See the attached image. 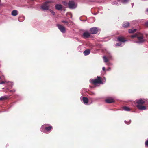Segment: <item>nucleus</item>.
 Segmentation results:
<instances>
[{
	"instance_id": "f257e3e1",
	"label": "nucleus",
	"mask_w": 148,
	"mask_h": 148,
	"mask_svg": "<svg viewBox=\"0 0 148 148\" xmlns=\"http://www.w3.org/2000/svg\"><path fill=\"white\" fill-rule=\"evenodd\" d=\"M52 127L49 124H45L42 125L40 129L41 131L45 133H48L52 130Z\"/></svg>"
},
{
	"instance_id": "f03ea898",
	"label": "nucleus",
	"mask_w": 148,
	"mask_h": 148,
	"mask_svg": "<svg viewBox=\"0 0 148 148\" xmlns=\"http://www.w3.org/2000/svg\"><path fill=\"white\" fill-rule=\"evenodd\" d=\"M137 38L138 40L134 41V42L135 43L140 44L143 43L145 41V40L143 38V34L140 33H138Z\"/></svg>"
},
{
	"instance_id": "7ed1b4c3",
	"label": "nucleus",
	"mask_w": 148,
	"mask_h": 148,
	"mask_svg": "<svg viewBox=\"0 0 148 148\" xmlns=\"http://www.w3.org/2000/svg\"><path fill=\"white\" fill-rule=\"evenodd\" d=\"M101 78L100 76H97V78L95 79H90V82L94 84H103V83L101 80Z\"/></svg>"
},
{
	"instance_id": "20e7f679",
	"label": "nucleus",
	"mask_w": 148,
	"mask_h": 148,
	"mask_svg": "<svg viewBox=\"0 0 148 148\" xmlns=\"http://www.w3.org/2000/svg\"><path fill=\"white\" fill-rule=\"evenodd\" d=\"M50 6V3L49 2L47 1L41 6V8L43 11L47 10L49 9Z\"/></svg>"
},
{
	"instance_id": "39448f33",
	"label": "nucleus",
	"mask_w": 148,
	"mask_h": 148,
	"mask_svg": "<svg viewBox=\"0 0 148 148\" xmlns=\"http://www.w3.org/2000/svg\"><path fill=\"white\" fill-rule=\"evenodd\" d=\"M69 7L71 9H74L77 6V5L73 1H69L68 3Z\"/></svg>"
},
{
	"instance_id": "423d86ee",
	"label": "nucleus",
	"mask_w": 148,
	"mask_h": 148,
	"mask_svg": "<svg viewBox=\"0 0 148 148\" xmlns=\"http://www.w3.org/2000/svg\"><path fill=\"white\" fill-rule=\"evenodd\" d=\"M99 29L96 27H93L90 29V33L92 34H97Z\"/></svg>"
},
{
	"instance_id": "0eeeda50",
	"label": "nucleus",
	"mask_w": 148,
	"mask_h": 148,
	"mask_svg": "<svg viewBox=\"0 0 148 148\" xmlns=\"http://www.w3.org/2000/svg\"><path fill=\"white\" fill-rule=\"evenodd\" d=\"M80 99L81 101L85 105H89L88 103V99L87 97L81 96L80 97Z\"/></svg>"
},
{
	"instance_id": "6e6552de",
	"label": "nucleus",
	"mask_w": 148,
	"mask_h": 148,
	"mask_svg": "<svg viewBox=\"0 0 148 148\" xmlns=\"http://www.w3.org/2000/svg\"><path fill=\"white\" fill-rule=\"evenodd\" d=\"M56 26L62 33H64L65 32L66 29L64 26L60 24H57Z\"/></svg>"
},
{
	"instance_id": "1a4fd4ad",
	"label": "nucleus",
	"mask_w": 148,
	"mask_h": 148,
	"mask_svg": "<svg viewBox=\"0 0 148 148\" xmlns=\"http://www.w3.org/2000/svg\"><path fill=\"white\" fill-rule=\"evenodd\" d=\"M90 34L87 32H84L82 35L83 38L84 39L89 38L90 36Z\"/></svg>"
},
{
	"instance_id": "9d476101",
	"label": "nucleus",
	"mask_w": 148,
	"mask_h": 148,
	"mask_svg": "<svg viewBox=\"0 0 148 148\" xmlns=\"http://www.w3.org/2000/svg\"><path fill=\"white\" fill-rule=\"evenodd\" d=\"M106 103H110L114 102V101L113 98L111 97H110L106 99L105 100Z\"/></svg>"
},
{
	"instance_id": "9b49d317",
	"label": "nucleus",
	"mask_w": 148,
	"mask_h": 148,
	"mask_svg": "<svg viewBox=\"0 0 148 148\" xmlns=\"http://www.w3.org/2000/svg\"><path fill=\"white\" fill-rule=\"evenodd\" d=\"M130 25V23L129 22L125 21L122 24V27L124 28H127Z\"/></svg>"
},
{
	"instance_id": "f8f14e48",
	"label": "nucleus",
	"mask_w": 148,
	"mask_h": 148,
	"mask_svg": "<svg viewBox=\"0 0 148 148\" xmlns=\"http://www.w3.org/2000/svg\"><path fill=\"white\" fill-rule=\"evenodd\" d=\"M136 103L138 104H142L145 103V99H137L136 100Z\"/></svg>"
},
{
	"instance_id": "ddd939ff",
	"label": "nucleus",
	"mask_w": 148,
	"mask_h": 148,
	"mask_svg": "<svg viewBox=\"0 0 148 148\" xmlns=\"http://www.w3.org/2000/svg\"><path fill=\"white\" fill-rule=\"evenodd\" d=\"M118 41L122 42H124L127 41V40L124 38L123 37L119 36L117 38Z\"/></svg>"
},
{
	"instance_id": "4468645a",
	"label": "nucleus",
	"mask_w": 148,
	"mask_h": 148,
	"mask_svg": "<svg viewBox=\"0 0 148 148\" xmlns=\"http://www.w3.org/2000/svg\"><path fill=\"white\" fill-rule=\"evenodd\" d=\"M137 108L140 110H145L146 109V108L145 106L138 104L136 106Z\"/></svg>"
},
{
	"instance_id": "2eb2a0df",
	"label": "nucleus",
	"mask_w": 148,
	"mask_h": 148,
	"mask_svg": "<svg viewBox=\"0 0 148 148\" xmlns=\"http://www.w3.org/2000/svg\"><path fill=\"white\" fill-rule=\"evenodd\" d=\"M56 9L58 10H62V6L61 5L59 4H57L55 6Z\"/></svg>"
},
{
	"instance_id": "dca6fc26",
	"label": "nucleus",
	"mask_w": 148,
	"mask_h": 148,
	"mask_svg": "<svg viewBox=\"0 0 148 148\" xmlns=\"http://www.w3.org/2000/svg\"><path fill=\"white\" fill-rule=\"evenodd\" d=\"M18 14V11L16 10H14L11 12V14L13 16H16Z\"/></svg>"
},
{
	"instance_id": "f3484780",
	"label": "nucleus",
	"mask_w": 148,
	"mask_h": 148,
	"mask_svg": "<svg viewBox=\"0 0 148 148\" xmlns=\"http://www.w3.org/2000/svg\"><path fill=\"white\" fill-rule=\"evenodd\" d=\"M62 22L63 23L67 25L68 26H70L72 23V22L69 21H62Z\"/></svg>"
},
{
	"instance_id": "a211bd4d",
	"label": "nucleus",
	"mask_w": 148,
	"mask_h": 148,
	"mask_svg": "<svg viewBox=\"0 0 148 148\" xmlns=\"http://www.w3.org/2000/svg\"><path fill=\"white\" fill-rule=\"evenodd\" d=\"M9 96L8 95H5L1 96L0 97V101L1 100H6L9 98Z\"/></svg>"
},
{
	"instance_id": "6ab92c4d",
	"label": "nucleus",
	"mask_w": 148,
	"mask_h": 148,
	"mask_svg": "<svg viewBox=\"0 0 148 148\" xmlns=\"http://www.w3.org/2000/svg\"><path fill=\"white\" fill-rule=\"evenodd\" d=\"M112 4L116 5H119L120 4V1L118 0L117 1H115L113 2L112 3Z\"/></svg>"
},
{
	"instance_id": "aec40b11",
	"label": "nucleus",
	"mask_w": 148,
	"mask_h": 148,
	"mask_svg": "<svg viewBox=\"0 0 148 148\" xmlns=\"http://www.w3.org/2000/svg\"><path fill=\"white\" fill-rule=\"evenodd\" d=\"M90 53V50L89 49L86 50L83 52V53L85 56H87L89 55Z\"/></svg>"
},
{
	"instance_id": "412c9836",
	"label": "nucleus",
	"mask_w": 148,
	"mask_h": 148,
	"mask_svg": "<svg viewBox=\"0 0 148 148\" xmlns=\"http://www.w3.org/2000/svg\"><path fill=\"white\" fill-rule=\"evenodd\" d=\"M123 110L127 111H129L130 110V108L128 107H126V106H125V107H123Z\"/></svg>"
},
{
	"instance_id": "4be33fe9",
	"label": "nucleus",
	"mask_w": 148,
	"mask_h": 148,
	"mask_svg": "<svg viewBox=\"0 0 148 148\" xmlns=\"http://www.w3.org/2000/svg\"><path fill=\"white\" fill-rule=\"evenodd\" d=\"M137 29H130L128 30V32L132 34L135 32Z\"/></svg>"
},
{
	"instance_id": "5701e85b",
	"label": "nucleus",
	"mask_w": 148,
	"mask_h": 148,
	"mask_svg": "<svg viewBox=\"0 0 148 148\" xmlns=\"http://www.w3.org/2000/svg\"><path fill=\"white\" fill-rule=\"evenodd\" d=\"M82 45H79L77 48V50L78 51L82 52Z\"/></svg>"
},
{
	"instance_id": "b1692460",
	"label": "nucleus",
	"mask_w": 148,
	"mask_h": 148,
	"mask_svg": "<svg viewBox=\"0 0 148 148\" xmlns=\"http://www.w3.org/2000/svg\"><path fill=\"white\" fill-rule=\"evenodd\" d=\"M119 1L123 4H126L128 2L129 0H119Z\"/></svg>"
},
{
	"instance_id": "393cba45",
	"label": "nucleus",
	"mask_w": 148,
	"mask_h": 148,
	"mask_svg": "<svg viewBox=\"0 0 148 148\" xmlns=\"http://www.w3.org/2000/svg\"><path fill=\"white\" fill-rule=\"evenodd\" d=\"M7 83H8L9 85H10L12 88V87L14 84V83L12 82L8 81L7 82Z\"/></svg>"
},
{
	"instance_id": "a878e982",
	"label": "nucleus",
	"mask_w": 148,
	"mask_h": 148,
	"mask_svg": "<svg viewBox=\"0 0 148 148\" xmlns=\"http://www.w3.org/2000/svg\"><path fill=\"white\" fill-rule=\"evenodd\" d=\"M121 42L117 43L115 45V47H119L121 46Z\"/></svg>"
},
{
	"instance_id": "bb28decb",
	"label": "nucleus",
	"mask_w": 148,
	"mask_h": 148,
	"mask_svg": "<svg viewBox=\"0 0 148 148\" xmlns=\"http://www.w3.org/2000/svg\"><path fill=\"white\" fill-rule=\"evenodd\" d=\"M131 122V119L130 120L128 121H127L126 120L124 121L125 123L127 125H129L130 124Z\"/></svg>"
},
{
	"instance_id": "cd10ccee",
	"label": "nucleus",
	"mask_w": 148,
	"mask_h": 148,
	"mask_svg": "<svg viewBox=\"0 0 148 148\" xmlns=\"http://www.w3.org/2000/svg\"><path fill=\"white\" fill-rule=\"evenodd\" d=\"M103 59L104 62H108V60L107 59V58L106 56H104L103 57Z\"/></svg>"
},
{
	"instance_id": "c85d7f7f",
	"label": "nucleus",
	"mask_w": 148,
	"mask_h": 148,
	"mask_svg": "<svg viewBox=\"0 0 148 148\" xmlns=\"http://www.w3.org/2000/svg\"><path fill=\"white\" fill-rule=\"evenodd\" d=\"M138 35V33L137 34H133L131 36V37L132 38H137V36Z\"/></svg>"
},
{
	"instance_id": "c756f323",
	"label": "nucleus",
	"mask_w": 148,
	"mask_h": 148,
	"mask_svg": "<svg viewBox=\"0 0 148 148\" xmlns=\"http://www.w3.org/2000/svg\"><path fill=\"white\" fill-rule=\"evenodd\" d=\"M63 3L65 6L68 5V3L66 1H63Z\"/></svg>"
},
{
	"instance_id": "7c9ffc66",
	"label": "nucleus",
	"mask_w": 148,
	"mask_h": 148,
	"mask_svg": "<svg viewBox=\"0 0 148 148\" xmlns=\"http://www.w3.org/2000/svg\"><path fill=\"white\" fill-rule=\"evenodd\" d=\"M145 145L146 147H148V138L145 141Z\"/></svg>"
},
{
	"instance_id": "2f4dec72",
	"label": "nucleus",
	"mask_w": 148,
	"mask_h": 148,
	"mask_svg": "<svg viewBox=\"0 0 148 148\" xmlns=\"http://www.w3.org/2000/svg\"><path fill=\"white\" fill-rule=\"evenodd\" d=\"M145 103L148 105V99H145Z\"/></svg>"
},
{
	"instance_id": "473e14b6",
	"label": "nucleus",
	"mask_w": 148,
	"mask_h": 148,
	"mask_svg": "<svg viewBox=\"0 0 148 148\" xmlns=\"http://www.w3.org/2000/svg\"><path fill=\"white\" fill-rule=\"evenodd\" d=\"M17 20L19 22H21L23 21H24V20L23 19H17Z\"/></svg>"
},
{
	"instance_id": "72a5a7b5",
	"label": "nucleus",
	"mask_w": 148,
	"mask_h": 148,
	"mask_svg": "<svg viewBox=\"0 0 148 148\" xmlns=\"http://www.w3.org/2000/svg\"><path fill=\"white\" fill-rule=\"evenodd\" d=\"M16 91L15 89H13L10 90V92H14Z\"/></svg>"
},
{
	"instance_id": "f704fd0d",
	"label": "nucleus",
	"mask_w": 148,
	"mask_h": 148,
	"mask_svg": "<svg viewBox=\"0 0 148 148\" xmlns=\"http://www.w3.org/2000/svg\"><path fill=\"white\" fill-rule=\"evenodd\" d=\"M90 94L91 95H94L95 94V93L93 92H91Z\"/></svg>"
},
{
	"instance_id": "c9c22d12",
	"label": "nucleus",
	"mask_w": 148,
	"mask_h": 148,
	"mask_svg": "<svg viewBox=\"0 0 148 148\" xmlns=\"http://www.w3.org/2000/svg\"><path fill=\"white\" fill-rule=\"evenodd\" d=\"M145 25L147 27H148V21L145 23Z\"/></svg>"
},
{
	"instance_id": "e433bc0d",
	"label": "nucleus",
	"mask_w": 148,
	"mask_h": 148,
	"mask_svg": "<svg viewBox=\"0 0 148 148\" xmlns=\"http://www.w3.org/2000/svg\"><path fill=\"white\" fill-rule=\"evenodd\" d=\"M68 14L70 16V17L71 18H72V14L71 13H68Z\"/></svg>"
},
{
	"instance_id": "4c0bfd02",
	"label": "nucleus",
	"mask_w": 148,
	"mask_h": 148,
	"mask_svg": "<svg viewBox=\"0 0 148 148\" xmlns=\"http://www.w3.org/2000/svg\"><path fill=\"white\" fill-rule=\"evenodd\" d=\"M111 68L110 67H108L106 70L107 71H110L111 70Z\"/></svg>"
},
{
	"instance_id": "58836bf2",
	"label": "nucleus",
	"mask_w": 148,
	"mask_h": 148,
	"mask_svg": "<svg viewBox=\"0 0 148 148\" xmlns=\"http://www.w3.org/2000/svg\"><path fill=\"white\" fill-rule=\"evenodd\" d=\"M5 82H4V81L1 82H0V84H4L5 83Z\"/></svg>"
},
{
	"instance_id": "ea45409f",
	"label": "nucleus",
	"mask_w": 148,
	"mask_h": 148,
	"mask_svg": "<svg viewBox=\"0 0 148 148\" xmlns=\"http://www.w3.org/2000/svg\"><path fill=\"white\" fill-rule=\"evenodd\" d=\"M102 70L103 71H105L106 70L105 68L104 67H103L102 68Z\"/></svg>"
},
{
	"instance_id": "a19ab883",
	"label": "nucleus",
	"mask_w": 148,
	"mask_h": 148,
	"mask_svg": "<svg viewBox=\"0 0 148 148\" xmlns=\"http://www.w3.org/2000/svg\"><path fill=\"white\" fill-rule=\"evenodd\" d=\"M86 20H82V19H80V20L82 21H84H84H86Z\"/></svg>"
},
{
	"instance_id": "79ce46f5",
	"label": "nucleus",
	"mask_w": 148,
	"mask_h": 148,
	"mask_svg": "<svg viewBox=\"0 0 148 148\" xmlns=\"http://www.w3.org/2000/svg\"><path fill=\"white\" fill-rule=\"evenodd\" d=\"M106 79L105 77H104L103 78V81H104L105 82L106 81Z\"/></svg>"
},
{
	"instance_id": "37998d69",
	"label": "nucleus",
	"mask_w": 148,
	"mask_h": 148,
	"mask_svg": "<svg viewBox=\"0 0 148 148\" xmlns=\"http://www.w3.org/2000/svg\"><path fill=\"white\" fill-rule=\"evenodd\" d=\"M146 12L147 14H148V8L146 9Z\"/></svg>"
},
{
	"instance_id": "c03bdc74",
	"label": "nucleus",
	"mask_w": 148,
	"mask_h": 148,
	"mask_svg": "<svg viewBox=\"0 0 148 148\" xmlns=\"http://www.w3.org/2000/svg\"><path fill=\"white\" fill-rule=\"evenodd\" d=\"M51 13H52V14L53 15H54L55 13V12H53V11H52L51 12Z\"/></svg>"
},
{
	"instance_id": "a18cd8bd",
	"label": "nucleus",
	"mask_w": 148,
	"mask_h": 148,
	"mask_svg": "<svg viewBox=\"0 0 148 148\" xmlns=\"http://www.w3.org/2000/svg\"><path fill=\"white\" fill-rule=\"evenodd\" d=\"M109 64L112 65V64L111 63H109Z\"/></svg>"
},
{
	"instance_id": "49530a36",
	"label": "nucleus",
	"mask_w": 148,
	"mask_h": 148,
	"mask_svg": "<svg viewBox=\"0 0 148 148\" xmlns=\"http://www.w3.org/2000/svg\"><path fill=\"white\" fill-rule=\"evenodd\" d=\"M78 40V41H80V40Z\"/></svg>"
},
{
	"instance_id": "de8ad7c7",
	"label": "nucleus",
	"mask_w": 148,
	"mask_h": 148,
	"mask_svg": "<svg viewBox=\"0 0 148 148\" xmlns=\"http://www.w3.org/2000/svg\"><path fill=\"white\" fill-rule=\"evenodd\" d=\"M1 77H0V79H1Z\"/></svg>"
}]
</instances>
